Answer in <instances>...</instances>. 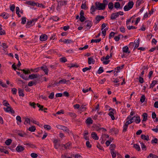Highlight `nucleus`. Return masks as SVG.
I'll use <instances>...</instances> for the list:
<instances>
[{
	"label": "nucleus",
	"instance_id": "nucleus-40",
	"mask_svg": "<svg viewBox=\"0 0 158 158\" xmlns=\"http://www.w3.org/2000/svg\"><path fill=\"white\" fill-rule=\"evenodd\" d=\"M36 105H37V106L40 108L39 110H41L42 111H43V108H44V106H43L40 105L39 103L37 104Z\"/></svg>",
	"mask_w": 158,
	"mask_h": 158
},
{
	"label": "nucleus",
	"instance_id": "nucleus-3",
	"mask_svg": "<svg viewBox=\"0 0 158 158\" xmlns=\"http://www.w3.org/2000/svg\"><path fill=\"white\" fill-rule=\"evenodd\" d=\"M123 12L121 11L115 13H114L111 14L110 18L111 19H114L117 18L119 15H123Z\"/></svg>",
	"mask_w": 158,
	"mask_h": 158
},
{
	"label": "nucleus",
	"instance_id": "nucleus-11",
	"mask_svg": "<svg viewBox=\"0 0 158 158\" xmlns=\"http://www.w3.org/2000/svg\"><path fill=\"white\" fill-rule=\"evenodd\" d=\"M85 23L86 24V26L87 28L88 27V29L89 28L92 26V23L91 21H86L85 22Z\"/></svg>",
	"mask_w": 158,
	"mask_h": 158
},
{
	"label": "nucleus",
	"instance_id": "nucleus-13",
	"mask_svg": "<svg viewBox=\"0 0 158 158\" xmlns=\"http://www.w3.org/2000/svg\"><path fill=\"white\" fill-rule=\"evenodd\" d=\"M123 52L125 53H129L130 52L129 51V48L127 46H125L123 48Z\"/></svg>",
	"mask_w": 158,
	"mask_h": 158
},
{
	"label": "nucleus",
	"instance_id": "nucleus-36",
	"mask_svg": "<svg viewBox=\"0 0 158 158\" xmlns=\"http://www.w3.org/2000/svg\"><path fill=\"white\" fill-rule=\"evenodd\" d=\"M91 66H89V68L86 67V68H84L83 69L82 71L84 72H85L86 71H87L90 70L91 69Z\"/></svg>",
	"mask_w": 158,
	"mask_h": 158
},
{
	"label": "nucleus",
	"instance_id": "nucleus-38",
	"mask_svg": "<svg viewBox=\"0 0 158 158\" xmlns=\"http://www.w3.org/2000/svg\"><path fill=\"white\" fill-rule=\"evenodd\" d=\"M96 9H97L96 7H95L94 6H92L91 7L90 10L92 12H91V14H93V12L95 11Z\"/></svg>",
	"mask_w": 158,
	"mask_h": 158
},
{
	"label": "nucleus",
	"instance_id": "nucleus-8",
	"mask_svg": "<svg viewBox=\"0 0 158 158\" xmlns=\"http://www.w3.org/2000/svg\"><path fill=\"white\" fill-rule=\"evenodd\" d=\"M47 39V36L46 34H44L41 35L40 37V40L42 41H45Z\"/></svg>",
	"mask_w": 158,
	"mask_h": 158
},
{
	"label": "nucleus",
	"instance_id": "nucleus-50",
	"mask_svg": "<svg viewBox=\"0 0 158 158\" xmlns=\"http://www.w3.org/2000/svg\"><path fill=\"white\" fill-rule=\"evenodd\" d=\"M60 61L62 62H65L67 61V60L65 57H63L60 59Z\"/></svg>",
	"mask_w": 158,
	"mask_h": 158
},
{
	"label": "nucleus",
	"instance_id": "nucleus-60",
	"mask_svg": "<svg viewBox=\"0 0 158 158\" xmlns=\"http://www.w3.org/2000/svg\"><path fill=\"white\" fill-rule=\"evenodd\" d=\"M16 120L18 121L20 123H21L22 122L21 118V117L19 116H18L16 117Z\"/></svg>",
	"mask_w": 158,
	"mask_h": 158
},
{
	"label": "nucleus",
	"instance_id": "nucleus-20",
	"mask_svg": "<svg viewBox=\"0 0 158 158\" xmlns=\"http://www.w3.org/2000/svg\"><path fill=\"white\" fill-rule=\"evenodd\" d=\"M2 25L0 24V35H4L5 34V32L4 30H2Z\"/></svg>",
	"mask_w": 158,
	"mask_h": 158
},
{
	"label": "nucleus",
	"instance_id": "nucleus-4",
	"mask_svg": "<svg viewBox=\"0 0 158 158\" xmlns=\"http://www.w3.org/2000/svg\"><path fill=\"white\" fill-rule=\"evenodd\" d=\"M56 127L59 129L63 130V131L69 132V130L67 128V127L62 126L60 125H56Z\"/></svg>",
	"mask_w": 158,
	"mask_h": 158
},
{
	"label": "nucleus",
	"instance_id": "nucleus-16",
	"mask_svg": "<svg viewBox=\"0 0 158 158\" xmlns=\"http://www.w3.org/2000/svg\"><path fill=\"white\" fill-rule=\"evenodd\" d=\"M86 123L88 124H90L93 123V121L92 120V118H88L86 120Z\"/></svg>",
	"mask_w": 158,
	"mask_h": 158
},
{
	"label": "nucleus",
	"instance_id": "nucleus-46",
	"mask_svg": "<svg viewBox=\"0 0 158 158\" xmlns=\"http://www.w3.org/2000/svg\"><path fill=\"white\" fill-rule=\"evenodd\" d=\"M86 145L87 147L88 148H90L91 147V144H90V142L89 141H86Z\"/></svg>",
	"mask_w": 158,
	"mask_h": 158
},
{
	"label": "nucleus",
	"instance_id": "nucleus-53",
	"mask_svg": "<svg viewBox=\"0 0 158 158\" xmlns=\"http://www.w3.org/2000/svg\"><path fill=\"white\" fill-rule=\"evenodd\" d=\"M85 19V18L84 16H80V20L81 22H83Z\"/></svg>",
	"mask_w": 158,
	"mask_h": 158
},
{
	"label": "nucleus",
	"instance_id": "nucleus-15",
	"mask_svg": "<svg viewBox=\"0 0 158 158\" xmlns=\"http://www.w3.org/2000/svg\"><path fill=\"white\" fill-rule=\"evenodd\" d=\"M95 61L92 57H90L88 59V63L89 64H91L92 63L93 64H94Z\"/></svg>",
	"mask_w": 158,
	"mask_h": 158
},
{
	"label": "nucleus",
	"instance_id": "nucleus-34",
	"mask_svg": "<svg viewBox=\"0 0 158 158\" xmlns=\"http://www.w3.org/2000/svg\"><path fill=\"white\" fill-rule=\"evenodd\" d=\"M135 118H136L135 122L136 123H139L140 122V120L139 117L135 116Z\"/></svg>",
	"mask_w": 158,
	"mask_h": 158
},
{
	"label": "nucleus",
	"instance_id": "nucleus-12",
	"mask_svg": "<svg viewBox=\"0 0 158 158\" xmlns=\"http://www.w3.org/2000/svg\"><path fill=\"white\" fill-rule=\"evenodd\" d=\"M41 69L43 70L46 75L48 74V69L46 66H42L41 67Z\"/></svg>",
	"mask_w": 158,
	"mask_h": 158
},
{
	"label": "nucleus",
	"instance_id": "nucleus-52",
	"mask_svg": "<svg viewBox=\"0 0 158 158\" xmlns=\"http://www.w3.org/2000/svg\"><path fill=\"white\" fill-rule=\"evenodd\" d=\"M0 85L2 87H7V85L6 84L3 83V82L2 81H1L0 80Z\"/></svg>",
	"mask_w": 158,
	"mask_h": 158
},
{
	"label": "nucleus",
	"instance_id": "nucleus-24",
	"mask_svg": "<svg viewBox=\"0 0 158 158\" xmlns=\"http://www.w3.org/2000/svg\"><path fill=\"white\" fill-rule=\"evenodd\" d=\"M157 82V81H153L152 83L151 84L150 88H152Z\"/></svg>",
	"mask_w": 158,
	"mask_h": 158
},
{
	"label": "nucleus",
	"instance_id": "nucleus-57",
	"mask_svg": "<svg viewBox=\"0 0 158 158\" xmlns=\"http://www.w3.org/2000/svg\"><path fill=\"white\" fill-rule=\"evenodd\" d=\"M44 127L45 129H47V130H50L51 129V127L48 125H44Z\"/></svg>",
	"mask_w": 158,
	"mask_h": 158
},
{
	"label": "nucleus",
	"instance_id": "nucleus-7",
	"mask_svg": "<svg viewBox=\"0 0 158 158\" xmlns=\"http://www.w3.org/2000/svg\"><path fill=\"white\" fill-rule=\"evenodd\" d=\"M24 149V148L22 146L19 145L17 146L16 148V151L18 152H21L23 151Z\"/></svg>",
	"mask_w": 158,
	"mask_h": 158
},
{
	"label": "nucleus",
	"instance_id": "nucleus-23",
	"mask_svg": "<svg viewBox=\"0 0 158 158\" xmlns=\"http://www.w3.org/2000/svg\"><path fill=\"white\" fill-rule=\"evenodd\" d=\"M12 141V140L11 139H8L6 141L5 143L7 145H9L11 144Z\"/></svg>",
	"mask_w": 158,
	"mask_h": 158
},
{
	"label": "nucleus",
	"instance_id": "nucleus-48",
	"mask_svg": "<svg viewBox=\"0 0 158 158\" xmlns=\"http://www.w3.org/2000/svg\"><path fill=\"white\" fill-rule=\"evenodd\" d=\"M127 127L128 126L125 124L123 127V132H125L127 131Z\"/></svg>",
	"mask_w": 158,
	"mask_h": 158
},
{
	"label": "nucleus",
	"instance_id": "nucleus-22",
	"mask_svg": "<svg viewBox=\"0 0 158 158\" xmlns=\"http://www.w3.org/2000/svg\"><path fill=\"white\" fill-rule=\"evenodd\" d=\"M110 153L111 154L112 158H115L116 156V152L115 150L111 151Z\"/></svg>",
	"mask_w": 158,
	"mask_h": 158
},
{
	"label": "nucleus",
	"instance_id": "nucleus-9",
	"mask_svg": "<svg viewBox=\"0 0 158 158\" xmlns=\"http://www.w3.org/2000/svg\"><path fill=\"white\" fill-rule=\"evenodd\" d=\"M39 76L38 74H32L29 76L28 78L31 79H33L37 78Z\"/></svg>",
	"mask_w": 158,
	"mask_h": 158
},
{
	"label": "nucleus",
	"instance_id": "nucleus-43",
	"mask_svg": "<svg viewBox=\"0 0 158 158\" xmlns=\"http://www.w3.org/2000/svg\"><path fill=\"white\" fill-rule=\"evenodd\" d=\"M158 139L156 138H155L154 139L152 140L151 143H155L157 144L158 143Z\"/></svg>",
	"mask_w": 158,
	"mask_h": 158
},
{
	"label": "nucleus",
	"instance_id": "nucleus-30",
	"mask_svg": "<svg viewBox=\"0 0 158 158\" xmlns=\"http://www.w3.org/2000/svg\"><path fill=\"white\" fill-rule=\"evenodd\" d=\"M28 130L31 132H34L35 130V127L34 126H32L31 127H29Z\"/></svg>",
	"mask_w": 158,
	"mask_h": 158
},
{
	"label": "nucleus",
	"instance_id": "nucleus-32",
	"mask_svg": "<svg viewBox=\"0 0 158 158\" xmlns=\"http://www.w3.org/2000/svg\"><path fill=\"white\" fill-rule=\"evenodd\" d=\"M134 147L135 148L136 150L138 151H139L140 150V148L139 145L137 144H134Z\"/></svg>",
	"mask_w": 158,
	"mask_h": 158
},
{
	"label": "nucleus",
	"instance_id": "nucleus-18",
	"mask_svg": "<svg viewBox=\"0 0 158 158\" xmlns=\"http://www.w3.org/2000/svg\"><path fill=\"white\" fill-rule=\"evenodd\" d=\"M142 116L143 117V119L142 121H145L147 119L148 114L146 113H144L143 115Z\"/></svg>",
	"mask_w": 158,
	"mask_h": 158
},
{
	"label": "nucleus",
	"instance_id": "nucleus-49",
	"mask_svg": "<svg viewBox=\"0 0 158 158\" xmlns=\"http://www.w3.org/2000/svg\"><path fill=\"white\" fill-rule=\"evenodd\" d=\"M18 135L22 137H24L26 136V134L25 133H18Z\"/></svg>",
	"mask_w": 158,
	"mask_h": 158
},
{
	"label": "nucleus",
	"instance_id": "nucleus-51",
	"mask_svg": "<svg viewBox=\"0 0 158 158\" xmlns=\"http://www.w3.org/2000/svg\"><path fill=\"white\" fill-rule=\"evenodd\" d=\"M103 72V68L102 67H100L98 71V73L99 74H100L102 73Z\"/></svg>",
	"mask_w": 158,
	"mask_h": 158
},
{
	"label": "nucleus",
	"instance_id": "nucleus-10",
	"mask_svg": "<svg viewBox=\"0 0 158 158\" xmlns=\"http://www.w3.org/2000/svg\"><path fill=\"white\" fill-rule=\"evenodd\" d=\"M92 137L94 139L97 140L98 139V137L97 136V134L94 132H93L91 134Z\"/></svg>",
	"mask_w": 158,
	"mask_h": 158
},
{
	"label": "nucleus",
	"instance_id": "nucleus-41",
	"mask_svg": "<svg viewBox=\"0 0 158 158\" xmlns=\"http://www.w3.org/2000/svg\"><path fill=\"white\" fill-rule=\"evenodd\" d=\"M31 156L33 158H35L37 157L38 155L35 153H32L31 154Z\"/></svg>",
	"mask_w": 158,
	"mask_h": 158
},
{
	"label": "nucleus",
	"instance_id": "nucleus-55",
	"mask_svg": "<svg viewBox=\"0 0 158 158\" xmlns=\"http://www.w3.org/2000/svg\"><path fill=\"white\" fill-rule=\"evenodd\" d=\"M35 84V83L33 81H31L28 83V85L29 86H32L34 84Z\"/></svg>",
	"mask_w": 158,
	"mask_h": 158
},
{
	"label": "nucleus",
	"instance_id": "nucleus-39",
	"mask_svg": "<svg viewBox=\"0 0 158 158\" xmlns=\"http://www.w3.org/2000/svg\"><path fill=\"white\" fill-rule=\"evenodd\" d=\"M1 16L5 19H7L9 16V15H6V14H5L4 13L2 14Z\"/></svg>",
	"mask_w": 158,
	"mask_h": 158
},
{
	"label": "nucleus",
	"instance_id": "nucleus-5",
	"mask_svg": "<svg viewBox=\"0 0 158 158\" xmlns=\"http://www.w3.org/2000/svg\"><path fill=\"white\" fill-rule=\"evenodd\" d=\"M109 110L110 111L108 114L110 116L112 120H114L115 119V117L114 115L113 112L115 110L114 109L110 108L109 109Z\"/></svg>",
	"mask_w": 158,
	"mask_h": 158
},
{
	"label": "nucleus",
	"instance_id": "nucleus-14",
	"mask_svg": "<svg viewBox=\"0 0 158 158\" xmlns=\"http://www.w3.org/2000/svg\"><path fill=\"white\" fill-rule=\"evenodd\" d=\"M63 42L64 44H70L71 43H73V41L71 40H69L68 39H65V40H63Z\"/></svg>",
	"mask_w": 158,
	"mask_h": 158
},
{
	"label": "nucleus",
	"instance_id": "nucleus-58",
	"mask_svg": "<svg viewBox=\"0 0 158 158\" xmlns=\"http://www.w3.org/2000/svg\"><path fill=\"white\" fill-rule=\"evenodd\" d=\"M26 22V18H23L22 19V22L21 23L23 24H24Z\"/></svg>",
	"mask_w": 158,
	"mask_h": 158
},
{
	"label": "nucleus",
	"instance_id": "nucleus-56",
	"mask_svg": "<svg viewBox=\"0 0 158 158\" xmlns=\"http://www.w3.org/2000/svg\"><path fill=\"white\" fill-rule=\"evenodd\" d=\"M4 105L7 106L9 105V104L6 100H4L3 102Z\"/></svg>",
	"mask_w": 158,
	"mask_h": 158
},
{
	"label": "nucleus",
	"instance_id": "nucleus-44",
	"mask_svg": "<svg viewBox=\"0 0 158 158\" xmlns=\"http://www.w3.org/2000/svg\"><path fill=\"white\" fill-rule=\"evenodd\" d=\"M140 144H141V147L142 149L143 150H146V146L144 145V143H140Z\"/></svg>",
	"mask_w": 158,
	"mask_h": 158
},
{
	"label": "nucleus",
	"instance_id": "nucleus-47",
	"mask_svg": "<svg viewBox=\"0 0 158 158\" xmlns=\"http://www.w3.org/2000/svg\"><path fill=\"white\" fill-rule=\"evenodd\" d=\"M54 93L53 92H52L48 96V98L51 99H52L54 98Z\"/></svg>",
	"mask_w": 158,
	"mask_h": 158
},
{
	"label": "nucleus",
	"instance_id": "nucleus-54",
	"mask_svg": "<svg viewBox=\"0 0 158 158\" xmlns=\"http://www.w3.org/2000/svg\"><path fill=\"white\" fill-rule=\"evenodd\" d=\"M29 105L32 106H33V107L34 108H35V105H36L35 103V102H30L29 103Z\"/></svg>",
	"mask_w": 158,
	"mask_h": 158
},
{
	"label": "nucleus",
	"instance_id": "nucleus-31",
	"mask_svg": "<svg viewBox=\"0 0 158 158\" xmlns=\"http://www.w3.org/2000/svg\"><path fill=\"white\" fill-rule=\"evenodd\" d=\"M101 40V39H95V40H92L91 41V43H98L100 42Z\"/></svg>",
	"mask_w": 158,
	"mask_h": 158
},
{
	"label": "nucleus",
	"instance_id": "nucleus-28",
	"mask_svg": "<svg viewBox=\"0 0 158 158\" xmlns=\"http://www.w3.org/2000/svg\"><path fill=\"white\" fill-rule=\"evenodd\" d=\"M113 4L112 2H110L108 5V8L112 10L113 8Z\"/></svg>",
	"mask_w": 158,
	"mask_h": 158
},
{
	"label": "nucleus",
	"instance_id": "nucleus-19",
	"mask_svg": "<svg viewBox=\"0 0 158 158\" xmlns=\"http://www.w3.org/2000/svg\"><path fill=\"white\" fill-rule=\"evenodd\" d=\"M18 91L19 96H20L23 97L24 96V94L23 93V90L20 89H19Z\"/></svg>",
	"mask_w": 158,
	"mask_h": 158
},
{
	"label": "nucleus",
	"instance_id": "nucleus-27",
	"mask_svg": "<svg viewBox=\"0 0 158 158\" xmlns=\"http://www.w3.org/2000/svg\"><path fill=\"white\" fill-rule=\"evenodd\" d=\"M116 146L114 144H112L110 145V151H114V148H115Z\"/></svg>",
	"mask_w": 158,
	"mask_h": 158
},
{
	"label": "nucleus",
	"instance_id": "nucleus-29",
	"mask_svg": "<svg viewBox=\"0 0 158 158\" xmlns=\"http://www.w3.org/2000/svg\"><path fill=\"white\" fill-rule=\"evenodd\" d=\"M120 3L118 2H116L114 4V7L116 9L119 8H120Z\"/></svg>",
	"mask_w": 158,
	"mask_h": 158
},
{
	"label": "nucleus",
	"instance_id": "nucleus-2",
	"mask_svg": "<svg viewBox=\"0 0 158 158\" xmlns=\"http://www.w3.org/2000/svg\"><path fill=\"white\" fill-rule=\"evenodd\" d=\"M134 5L133 2H129L127 5H126L124 7V10L125 11H127L131 9L132 8Z\"/></svg>",
	"mask_w": 158,
	"mask_h": 158
},
{
	"label": "nucleus",
	"instance_id": "nucleus-25",
	"mask_svg": "<svg viewBox=\"0 0 158 158\" xmlns=\"http://www.w3.org/2000/svg\"><path fill=\"white\" fill-rule=\"evenodd\" d=\"M135 118V116H134L133 117H131V116H128L127 118V120H129L130 121L132 122V123H133V120L134 118Z\"/></svg>",
	"mask_w": 158,
	"mask_h": 158
},
{
	"label": "nucleus",
	"instance_id": "nucleus-21",
	"mask_svg": "<svg viewBox=\"0 0 158 158\" xmlns=\"http://www.w3.org/2000/svg\"><path fill=\"white\" fill-rule=\"evenodd\" d=\"M147 158H158V156L152 153H150L148 156Z\"/></svg>",
	"mask_w": 158,
	"mask_h": 158
},
{
	"label": "nucleus",
	"instance_id": "nucleus-63",
	"mask_svg": "<svg viewBox=\"0 0 158 158\" xmlns=\"http://www.w3.org/2000/svg\"><path fill=\"white\" fill-rule=\"evenodd\" d=\"M75 158H82L81 156L79 154H76L74 156Z\"/></svg>",
	"mask_w": 158,
	"mask_h": 158
},
{
	"label": "nucleus",
	"instance_id": "nucleus-26",
	"mask_svg": "<svg viewBox=\"0 0 158 158\" xmlns=\"http://www.w3.org/2000/svg\"><path fill=\"white\" fill-rule=\"evenodd\" d=\"M69 114L70 116L71 117L73 118H75L77 116L76 114L74 113L69 112Z\"/></svg>",
	"mask_w": 158,
	"mask_h": 158
},
{
	"label": "nucleus",
	"instance_id": "nucleus-37",
	"mask_svg": "<svg viewBox=\"0 0 158 158\" xmlns=\"http://www.w3.org/2000/svg\"><path fill=\"white\" fill-rule=\"evenodd\" d=\"M145 98L144 95H143L141 96L140 99V101L141 103H143L145 100Z\"/></svg>",
	"mask_w": 158,
	"mask_h": 158
},
{
	"label": "nucleus",
	"instance_id": "nucleus-62",
	"mask_svg": "<svg viewBox=\"0 0 158 158\" xmlns=\"http://www.w3.org/2000/svg\"><path fill=\"white\" fill-rule=\"evenodd\" d=\"M63 95L67 97H68L69 96V94L68 92L67 91H65L63 93Z\"/></svg>",
	"mask_w": 158,
	"mask_h": 158
},
{
	"label": "nucleus",
	"instance_id": "nucleus-42",
	"mask_svg": "<svg viewBox=\"0 0 158 158\" xmlns=\"http://www.w3.org/2000/svg\"><path fill=\"white\" fill-rule=\"evenodd\" d=\"M25 123H28L29 124H30V119L28 118H25V121L24 123L25 124H26Z\"/></svg>",
	"mask_w": 158,
	"mask_h": 158
},
{
	"label": "nucleus",
	"instance_id": "nucleus-1",
	"mask_svg": "<svg viewBox=\"0 0 158 158\" xmlns=\"http://www.w3.org/2000/svg\"><path fill=\"white\" fill-rule=\"evenodd\" d=\"M95 5L97 7V9L98 10H104L105 8V5L103 3L99 2H96L95 3Z\"/></svg>",
	"mask_w": 158,
	"mask_h": 158
},
{
	"label": "nucleus",
	"instance_id": "nucleus-17",
	"mask_svg": "<svg viewBox=\"0 0 158 158\" xmlns=\"http://www.w3.org/2000/svg\"><path fill=\"white\" fill-rule=\"evenodd\" d=\"M141 138L142 139L148 141L149 140V136L148 135L145 136L144 135H141Z\"/></svg>",
	"mask_w": 158,
	"mask_h": 158
},
{
	"label": "nucleus",
	"instance_id": "nucleus-61",
	"mask_svg": "<svg viewBox=\"0 0 158 158\" xmlns=\"http://www.w3.org/2000/svg\"><path fill=\"white\" fill-rule=\"evenodd\" d=\"M12 92L13 94H15L17 92V89L16 88H13L12 89Z\"/></svg>",
	"mask_w": 158,
	"mask_h": 158
},
{
	"label": "nucleus",
	"instance_id": "nucleus-33",
	"mask_svg": "<svg viewBox=\"0 0 158 158\" xmlns=\"http://www.w3.org/2000/svg\"><path fill=\"white\" fill-rule=\"evenodd\" d=\"M0 151L1 152H3L6 154H8L9 153V152L7 150H6L3 148H0Z\"/></svg>",
	"mask_w": 158,
	"mask_h": 158
},
{
	"label": "nucleus",
	"instance_id": "nucleus-45",
	"mask_svg": "<svg viewBox=\"0 0 158 158\" xmlns=\"http://www.w3.org/2000/svg\"><path fill=\"white\" fill-rule=\"evenodd\" d=\"M139 40L138 39L136 41V43H135V48H137L139 46Z\"/></svg>",
	"mask_w": 158,
	"mask_h": 158
},
{
	"label": "nucleus",
	"instance_id": "nucleus-59",
	"mask_svg": "<svg viewBox=\"0 0 158 158\" xmlns=\"http://www.w3.org/2000/svg\"><path fill=\"white\" fill-rule=\"evenodd\" d=\"M70 145V144L69 143H67L65 145H63V146H64L65 149L68 148Z\"/></svg>",
	"mask_w": 158,
	"mask_h": 158
},
{
	"label": "nucleus",
	"instance_id": "nucleus-64",
	"mask_svg": "<svg viewBox=\"0 0 158 158\" xmlns=\"http://www.w3.org/2000/svg\"><path fill=\"white\" fill-rule=\"evenodd\" d=\"M154 29L155 31H156L158 30V25L156 24H155L154 26Z\"/></svg>",
	"mask_w": 158,
	"mask_h": 158
},
{
	"label": "nucleus",
	"instance_id": "nucleus-6",
	"mask_svg": "<svg viewBox=\"0 0 158 158\" xmlns=\"http://www.w3.org/2000/svg\"><path fill=\"white\" fill-rule=\"evenodd\" d=\"M4 110L6 112L10 111L12 114H14L15 113L14 110H13L11 107L9 106H7L6 108H4Z\"/></svg>",
	"mask_w": 158,
	"mask_h": 158
},
{
	"label": "nucleus",
	"instance_id": "nucleus-35",
	"mask_svg": "<svg viewBox=\"0 0 158 158\" xmlns=\"http://www.w3.org/2000/svg\"><path fill=\"white\" fill-rule=\"evenodd\" d=\"M67 81L66 79H63L60 80L59 82L58 83H60V84H65L66 83Z\"/></svg>",
	"mask_w": 158,
	"mask_h": 158
}]
</instances>
